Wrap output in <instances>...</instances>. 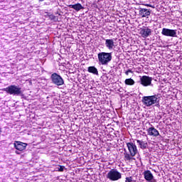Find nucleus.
I'll list each match as a JSON object with an SVG mask.
<instances>
[{
	"instance_id": "obj_10",
	"label": "nucleus",
	"mask_w": 182,
	"mask_h": 182,
	"mask_svg": "<svg viewBox=\"0 0 182 182\" xmlns=\"http://www.w3.org/2000/svg\"><path fill=\"white\" fill-rule=\"evenodd\" d=\"M147 134L148 136H153V137H157L158 136H160V133L159 132V130H157L154 127L149 128L147 130Z\"/></svg>"
},
{
	"instance_id": "obj_8",
	"label": "nucleus",
	"mask_w": 182,
	"mask_h": 182,
	"mask_svg": "<svg viewBox=\"0 0 182 182\" xmlns=\"http://www.w3.org/2000/svg\"><path fill=\"white\" fill-rule=\"evenodd\" d=\"M153 81V77H149L147 75H144L140 77V83L142 86L145 87L147 86H151V82Z\"/></svg>"
},
{
	"instance_id": "obj_22",
	"label": "nucleus",
	"mask_w": 182,
	"mask_h": 182,
	"mask_svg": "<svg viewBox=\"0 0 182 182\" xmlns=\"http://www.w3.org/2000/svg\"><path fill=\"white\" fill-rule=\"evenodd\" d=\"M145 6H149V8H154L151 4H145Z\"/></svg>"
},
{
	"instance_id": "obj_18",
	"label": "nucleus",
	"mask_w": 182,
	"mask_h": 182,
	"mask_svg": "<svg viewBox=\"0 0 182 182\" xmlns=\"http://www.w3.org/2000/svg\"><path fill=\"white\" fill-rule=\"evenodd\" d=\"M125 85H127L128 86H133L134 85L135 82L132 78H127L124 81Z\"/></svg>"
},
{
	"instance_id": "obj_24",
	"label": "nucleus",
	"mask_w": 182,
	"mask_h": 182,
	"mask_svg": "<svg viewBox=\"0 0 182 182\" xmlns=\"http://www.w3.org/2000/svg\"><path fill=\"white\" fill-rule=\"evenodd\" d=\"M24 146H28V144L26 143H23Z\"/></svg>"
},
{
	"instance_id": "obj_19",
	"label": "nucleus",
	"mask_w": 182,
	"mask_h": 182,
	"mask_svg": "<svg viewBox=\"0 0 182 182\" xmlns=\"http://www.w3.org/2000/svg\"><path fill=\"white\" fill-rule=\"evenodd\" d=\"M125 182H133V178L132 176L130 177H127Z\"/></svg>"
},
{
	"instance_id": "obj_15",
	"label": "nucleus",
	"mask_w": 182,
	"mask_h": 182,
	"mask_svg": "<svg viewBox=\"0 0 182 182\" xmlns=\"http://www.w3.org/2000/svg\"><path fill=\"white\" fill-rule=\"evenodd\" d=\"M69 7L75 9V11H77V12H79V11H80L81 9H84L83 6H82V4L79 3L75 4H71L69 6Z\"/></svg>"
},
{
	"instance_id": "obj_12",
	"label": "nucleus",
	"mask_w": 182,
	"mask_h": 182,
	"mask_svg": "<svg viewBox=\"0 0 182 182\" xmlns=\"http://www.w3.org/2000/svg\"><path fill=\"white\" fill-rule=\"evenodd\" d=\"M14 147L15 149H16V153L17 154H21V152L19 151H23V143L19 141H16L14 142Z\"/></svg>"
},
{
	"instance_id": "obj_16",
	"label": "nucleus",
	"mask_w": 182,
	"mask_h": 182,
	"mask_svg": "<svg viewBox=\"0 0 182 182\" xmlns=\"http://www.w3.org/2000/svg\"><path fill=\"white\" fill-rule=\"evenodd\" d=\"M136 143L139 144L140 149L142 150H145L149 146V144L146 141H141V140H136Z\"/></svg>"
},
{
	"instance_id": "obj_3",
	"label": "nucleus",
	"mask_w": 182,
	"mask_h": 182,
	"mask_svg": "<svg viewBox=\"0 0 182 182\" xmlns=\"http://www.w3.org/2000/svg\"><path fill=\"white\" fill-rule=\"evenodd\" d=\"M99 63L102 65H108L112 60V53L101 52L98 53Z\"/></svg>"
},
{
	"instance_id": "obj_26",
	"label": "nucleus",
	"mask_w": 182,
	"mask_h": 182,
	"mask_svg": "<svg viewBox=\"0 0 182 182\" xmlns=\"http://www.w3.org/2000/svg\"><path fill=\"white\" fill-rule=\"evenodd\" d=\"M1 132H2V130H1V129L0 128V133H1Z\"/></svg>"
},
{
	"instance_id": "obj_9",
	"label": "nucleus",
	"mask_w": 182,
	"mask_h": 182,
	"mask_svg": "<svg viewBox=\"0 0 182 182\" xmlns=\"http://www.w3.org/2000/svg\"><path fill=\"white\" fill-rule=\"evenodd\" d=\"M140 35L142 38H149L151 35V29L149 28V27H143L141 28Z\"/></svg>"
},
{
	"instance_id": "obj_14",
	"label": "nucleus",
	"mask_w": 182,
	"mask_h": 182,
	"mask_svg": "<svg viewBox=\"0 0 182 182\" xmlns=\"http://www.w3.org/2000/svg\"><path fill=\"white\" fill-rule=\"evenodd\" d=\"M150 11H149L147 9H139V15L142 18H146V16H150Z\"/></svg>"
},
{
	"instance_id": "obj_25",
	"label": "nucleus",
	"mask_w": 182,
	"mask_h": 182,
	"mask_svg": "<svg viewBox=\"0 0 182 182\" xmlns=\"http://www.w3.org/2000/svg\"><path fill=\"white\" fill-rule=\"evenodd\" d=\"M44 0H39L40 2H43Z\"/></svg>"
},
{
	"instance_id": "obj_7",
	"label": "nucleus",
	"mask_w": 182,
	"mask_h": 182,
	"mask_svg": "<svg viewBox=\"0 0 182 182\" xmlns=\"http://www.w3.org/2000/svg\"><path fill=\"white\" fill-rule=\"evenodd\" d=\"M164 36H171V38L177 37V30L164 28L161 31Z\"/></svg>"
},
{
	"instance_id": "obj_17",
	"label": "nucleus",
	"mask_w": 182,
	"mask_h": 182,
	"mask_svg": "<svg viewBox=\"0 0 182 182\" xmlns=\"http://www.w3.org/2000/svg\"><path fill=\"white\" fill-rule=\"evenodd\" d=\"M88 72L89 73H92V75H99V71L97 70V68L95 66H90L88 68Z\"/></svg>"
},
{
	"instance_id": "obj_1",
	"label": "nucleus",
	"mask_w": 182,
	"mask_h": 182,
	"mask_svg": "<svg viewBox=\"0 0 182 182\" xmlns=\"http://www.w3.org/2000/svg\"><path fill=\"white\" fill-rule=\"evenodd\" d=\"M127 147L129 154H124V160L125 161H133V160H134V158L133 157H134V156L139 153V151L137 150V146H136V144L133 142H128L127 143Z\"/></svg>"
},
{
	"instance_id": "obj_2",
	"label": "nucleus",
	"mask_w": 182,
	"mask_h": 182,
	"mask_svg": "<svg viewBox=\"0 0 182 182\" xmlns=\"http://www.w3.org/2000/svg\"><path fill=\"white\" fill-rule=\"evenodd\" d=\"M159 102H160V100L157 95L142 97V103L147 107H150V106H153V105H156Z\"/></svg>"
},
{
	"instance_id": "obj_11",
	"label": "nucleus",
	"mask_w": 182,
	"mask_h": 182,
	"mask_svg": "<svg viewBox=\"0 0 182 182\" xmlns=\"http://www.w3.org/2000/svg\"><path fill=\"white\" fill-rule=\"evenodd\" d=\"M103 41H105V46L109 50H112L114 48V41L113 39H105L102 38Z\"/></svg>"
},
{
	"instance_id": "obj_4",
	"label": "nucleus",
	"mask_w": 182,
	"mask_h": 182,
	"mask_svg": "<svg viewBox=\"0 0 182 182\" xmlns=\"http://www.w3.org/2000/svg\"><path fill=\"white\" fill-rule=\"evenodd\" d=\"M107 178L110 180V181H117L122 178V173L117 171V169L113 168L107 173Z\"/></svg>"
},
{
	"instance_id": "obj_13",
	"label": "nucleus",
	"mask_w": 182,
	"mask_h": 182,
	"mask_svg": "<svg viewBox=\"0 0 182 182\" xmlns=\"http://www.w3.org/2000/svg\"><path fill=\"white\" fill-rule=\"evenodd\" d=\"M143 176L146 181H152V180H154V178L153 173H151V171H150L149 170L144 171Z\"/></svg>"
},
{
	"instance_id": "obj_20",
	"label": "nucleus",
	"mask_w": 182,
	"mask_h": 182,
	"mask_svg": "<svg viewBox=\"0 0 182 182\" xmlns=\"http://www.w3.org/2000/svg\"><path fill=\"white\" fill-rule=\"evenodd\" d=\"M65 170L64 166H60L59 168H58V171H63Z\"/></svg>"
},
{
	"instance_id": "obj_21",
	"label": "nucleus",
	"mask_w": 182,
	"mask_h": 182,
	"mask_svg": "<svg viewBox=\"0 0 182 182\" xmlns=\"http://www.w3.org/2000/svg\"><path fill=\"white\" fill-rule=\"evenodd\" d=\"M129 73H133V71L129 69L125 72V75H127V76H129Z\"/></svg>"
},
{
	"instance_id": "obj_23",
	"label": "nucleus",
	"mask_w": 182,
	"mask_h": 182,
	"mask_svg": "<svg viewBox=\"0 0 182 182\" xmlns=\"http://www.w3.org/2000/svg\"><path fill=\"white\" fill-rule=\"evenodd\" d=\"M26 84L28 83L30 85H32V82H31L30 80H26Z\"/></svg>"
},
{
	"instance_id": "obj_6",
	"label": "nucleus",
	"mask_w": 182,
	"mask_h": 182,
	"mask_svg": "<svg viewBox=\"0 0 182 182\" xmlns=\"http://www.w3.org/2000/svg\"><path fill=\"white\" fill-rule=\"evenodd\" d=\"M4 92L9 93V95H20L21 88L16 85H10L6 88L3 89Z\"/></svg>"
},
{
	"instance_id": "obj_5",
	"label": "nucleus",
	"mask_w": 182,
	"mask_h": 182,
	"mask_svg": "<svg viewBox=\"0 0 182 182\" xmlns=\"http://www.w3.org/2000/svg\"><path fill=\"white\" fill-rule=\"evenodd\" d=\"M50 79H51L52 83H53V85H55L56 86H62L63 85L65 84V81L63 80V78H62V77L58 75V73H54L51 75Z\"/></svg>"
}]
</instances>
